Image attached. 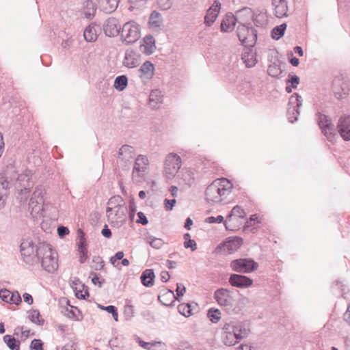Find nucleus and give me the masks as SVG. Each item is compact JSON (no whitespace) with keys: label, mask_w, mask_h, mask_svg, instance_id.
Listing matches in <instances>:
<instances>
[{"label":"nucleus","mask_w":350,"mask_h":350,"mask_svg":"<svg viewBox=\"0 0 350 350\" xmlns=\"http://www.w3.org/2000/svg\"><path fill=\"white\" fill-rule=\"evenodd\" d=\"M250 329L245 323L239 321L226 322L221 329V338L226 346H233L246 337Z\"/></svg>","instance_id":"obj_1"},{"label":"nucleus","mask_w":350,"mask_h":350,"mask_svg":"<svg viewBox=\"0 0 350 350\" xmlns=\"http://www.w3.org/2000/svg\"><path fill=\"white\" fill-rule=\"evenodd\" d=\"M232 189V185L227 178L216 179L205 191L206 200L209 204L219 203L231 193Z\"/></svg>","instance_id":"obj_2"},{"label":"nucleus","mask_w":350,"mask_h":350,"mask_svg":"<svg viewBox=\"0 0 350 350\" xmlns=\"http://www.w3.org/2000/svg\"><path fill=\"white\" fill-rule=\"evenodd\" d=\"M46 242H21L20 251L23 262L29 267H38L42 245Z\"/></svg>","instance_id":"obj_3"},{"label":"nucleus","mask_w":350,"mask_h":350,"mask_svg":"<svg viewBox=\"0 0 350 350\" xmlns=\"http://www.w3.org/2000/svg\"><path fill=\"white\" fill-rule=\"evenodd\" d=\"M2 174L6 175L8 180L10 183V187L14 185L17 191H21V195L25 194V200L28 199L30 189L33 187V182L31 180L29 173H23L18 174L14 170L7 171Z\"/></svg>","instance_id":"obj_4"},{"label":"nucleus","mask_w":350,"mask_h":350,"mask_svg":"<svg viewBox=\"0 0 350 350\" xmlns=\"http://www.w3.org/2000/svg\"><path fill=\"white\" fill-rule=\"evenodd\" d=\"M40 250V264L46 271L53 273L58 268L57 252L46 242Z\"/></svg>","instance_id":"obj_5"},{"label":"nucleus","mask_w":350,"mask_h":350,"mask_svg":"<svg viewBox=\"0 0 350 350\" xmlns=\"http://www.w3.org/2000/svg\"><path fill=\"white\" fill-rule=\"evenodd\" d=\"M44 189L42 186L36 187L29 202V210L33 217L42 215L44 211Z\"/></svg>","instance_id":"obj_6"},{"label":"nucleus","mask_w":350,"mask_h":350,"mask_svg":"<svg viewBox=\"0 0 350 350\" xmlns=\"http://www.w3.org/2000/svg\"><path fill=\"white\" fill-rule=\"evenodd\" d=\"M237 36L243 46L252 47L257 40V31L252 27L240 24L237 27Z\"/></svg>","instance_id":"obj_7"},{"label":"nucleus","mask_w":350,"mask_h":350,"mask_svg":"<svg viewBox=\"0 0 350 350\" xmlns=\"http://www.w3.org/2000/svg\"><path fill=\"white\" fill-rule=\"evenodd\" d=\"M121 39L126 44L135 42L140 38L139 26L134 21H129L124 24L121 31Z\"/></svg>","instance_id":"obj_8"},{"label":"nucleus","mask_w":350,"mask_h":350,"mask_svg":"<svg viewBox=\"0 0 350 350\" xmlns=\"http://www.w3.org/2000/svg\"><path fill=\"white\" fill-rule=\"evenodd\" d=\"M182 161L180 156L172 152L168 154L164 162V174L167 179H172L180 170Z\"/></svg>","instance_id":"obj_9"},{"label":"nucleus","mask_w":350,"mask_h":350,"mask_svg":"<svg viewBox=\"0 0 350 350\" xmlns=\"http://www.w3.org/2000/svg\"><path fill=\"white\" fill-rule=\"evenodd\" d=\"M148 165L149 161L146 156L139 154L137 157L132 172V179L134 183H139L144 180Z\"/></svg>","instance_id":"obj_10"},{"label":"nucleus","mask_w":350,"mask_h":350,"mask_svg":"<svg viewBox=\"0 0 350 350\" xmlns=\"http://www.w3.org/2000/svg\"><path fill=\"white\" fill-rule=\"evenodd\" d=\"M332 91L337 99H342L347 97L350 92L349 81L342 77H336L333 80Z\"/></svg>","instance_id":"obj_11"},{"label":"nucleus","mask_w":350,"mask_h":350,"mask_svg":"<svg viewBox=\"0 0 350 350\" xmlns=\"http://www.w3.org/2000/svg\"><path fill=\"white\" fill-rule=\"evenodd\" d=\"M135 156V152L133 147L129 145H123L119 149L118 159L122 163V169L127 170L129 169L130 165Z\"/></svg>","instance_id":"obj_12"},{"label":"nucleus","mask_w":350,"mask_h":350,"mask_svg":"<svg viewBox=\"0 0 350 350\" xmlns=\"http://www.w3.org/2000/svg\"><path fill=\"white\" fill-rule=\"evenodd\" d=\"M258 267L257 262L251 259H237L232 261L231 267L237 272L249 273L256 270Z\"/></svg>","instance_id":"obj_13"},{"label":"nucleus","mask_w":350,"mask_h":350,"mask_svg":"<svg viewBox=\"0 0 350 350\" xmlns=\"http://www.w3.org/2000/svg\"><path fill=\"white\" fill-rule=\"evenodd\" d=\"M317 116L318 124L321 129L322 132L329 141H332L335 135L336 130L334 125L332 123L331 120L325 115L319 113Z\"/></svg>","instance_id":"obj_14"},{"label":"nucleus","mask_w":350,"mask_h":350,"mask_svg":"<svg viewBox=\"0 0 350 350\" xmlns=\"http://www.w3.org/2000/svg\"><path fill=\"white\" fill-rule=\"evenodd\" d=\"M142 62V55L137 51L128 49L125 51L122 65L128 68L138 67Z\"/></svg>","instance_id":"obj_15"},{"label":"nucleus","mask_w":350,"mask_h":350,"mask_svg":"<svg viewBox=\"0 0 350 350\" xmlns=\"http://www.w3.org/2000/svg\"><path fill=\"white\" fill-rule=\"evenodd\" d=\"M214 298L221 306H232L234 299L229 290L226 288H219L214 293Z\"/></svg>","instance_id":"obj_16"},{"label":"nucleus","mask_w":350,"mask_h":350,"mask_svg":"<svg viewBox=\"0 0 350 350\" xmlns=\"http://www.w3.org/2000/svg\"><path fill=\"white\" fill-rule=\"evenodd\" d=\"M126 213L127 207L126 204H124L109 210V212L107 213V216L111 223H122L126 219Z\"/></svg>","instance_id":"obj_17"},{"label":"nucleus","mask_w":350,"mask_h":350,"mask_svg":"<svg viewBox=\"0 0 350 350\" xmlns=\"http://www.w3.org/2000/svg\"><path fill=\"white\" fill-rule=\"evenodd\" d=\"M121 26L116 18H109L103 24V31L108 37H114L119 34Z\"/></svg>","instance_id":"obj_18"},{"label":"nucleus","mask_w":350,"mask_h":350,"mask_svg":"<svg viewBox=\"0 0 350 350\" xmlns=\"http://www.w3.org/2000/svg\"><path fill=\"white\" fill-rule=\"evenodd\" d=\"M337 128L338 133L344 140H350V116L340 117Z\"/></svg>","instance_id":"obj_19"},{"label":"nucleus","mask_w":350,"mask_h":350,"mask_svg":"<svg viewBox=\"0 0 350 350\" xmlns=\"http://www.w3.org/2000/svg\"><path fill=\"white\" fill-rule=\"evenodd\" d=\"M221 8V3L218 1H215L213 4L208 9L204 17V23L207 26H211L215 21Z\"/></svg>","instance_id":"obj_20"},{"label":"nucleus","mask_w":350,"mask_h":350,"mask_svg":"<svg viewBox=\"0 0 350 350\" xmlns=\"http://www.w3.org/2000/svg\"><path fill=\"white\" fill-rule=\"evenodd\" d=\"M241 242H222L215 250L217 254H230L235 252L240 247Z\"/></svg>","instance_id":"obj_21"},{"label":"nucleus","mask_w":350,"mask_h":350,"mask_svg":"<svg viewBox=\"0 0 350 350\" xmlns=\"http://www.w3.org/2000/svg\"><path fill=\"white\" fill-rule=\"evenodd\" d=\"M154 74V66L150 61H146L138 70V76L142 81L151 79Z\"/></svg>","instance_id":"obj_22"},{"label":"nucleus","mask_w":350,"mask_h":350,"mask_svg":"<svg viewBox=\"0 0 350 350\" xmlns=\"http://www.w3.org/2000/svg\"><path fill=\"white\" fill-rule=\"evenodd\" d=\"M229 282L233 286L246 288L252 284V280L245 275L232 274L229 278Z\"/></svg>","instance_id":"obj_23"},{"label":"nucleus","mask_w":350,"mask_h":350,"mask_svg":"<svg viewBox=\"0 0 350 350\" xmlns=\"http://www.w3.org/2000/svg\"><path fill=\"white\" fill-rule=\"evenodd\" d=\"M158 299L160 302L166 306H172L176 300L180 301L178 297H176L174 291L170 289H163L161 291Z\"/></svg>","instance_id":"obj_24"},{"label":"nucleus","mask_w":350,"mask_h":350,"mask_svg":"<svg viewBox=\"0 0 350 350\" xmlns=\"http://www.w3.org/2000/svg\"><path fill=\"white\" fill-rule=\"evenodd\" d=\"M272 5L274 8V15L277 18L288 16V5L286 0H272Z\"/></svg>","instance_id":"obj_25"},{"label":"nucleus","mask_w":350,"mask_h":350,"mask_svg":"<svg viewBox=\"0 0 350 350\" xmlns=\"http://www.w3.org/2000/svg\"><path fill=\"white\" fill-rule=\"evenodd\" d=\"M10 188V183L6 175L0 174V208L4 206L8 191Z\"/></svg>","instance_id":"obj_26"},{"label":"nucleus","mask_w":350,"mask_h":350,"mask_svg":"<svg viewBox=\"0 0 350 350\" xmlns=\"http://www.w3.org/2000/svg\"><path fill=\"white\" fill-rule=\"evenodd\" d=\"M237 22V20L234 15L230 12L227 13L221 23V31L224 32L232 31L234 29Z\"/></svg>","instance_id":"obj_27"},{"label":"nucleus","mask_w":350,"mask_h":350,"mask_svg":"<svg viewBox=\"0 0 350 350\" xmlns=\"http://www.w3.org/2000/svg\"><path fill=\"white\" fill-rule=\"evenodd\" d=\"M100 30V27L95 23H92L88 26L83 32V36L87 42H94L98 37V32Z\"/></svg>","instance_id":"obj_28"},{"label":"nucleus","mask_w":350,"mask_h":350,"mask_svg":"<svg viewBox=\"0 0 350 350\" xmlns=\"http://www.w3.org/2000/svg\"><path fill=\"white\" fill-rule=\"evenodd\" d=\"M141 51L146 55H151L154 53L156 46L153 36H146L143 40V44L140 45Z\"/></svg>","instance_id":"obj_29"},{"label":"nucleus","mask_w":350,"mask_h":350,"mask_svg":"<svg viewBox=\"0 0 350 350\" xmlns=\"http://www.w3.org/2000/svg\"><path fill=\"white\" fill-rule=\"evenodd\" d=\"M120 0H97L100 10L105 13L114 12L118 5Z\"/></svg>","instance_id":"obj_30"},{"label":"nucleus","mask_w":350,"mask_h":350,"mask_svg":"<svg viewBox=\"0 0 350 350\" xmlns=\"http://www.w3.org/2000/svg\"><path fill=\"white\" fill-rule=\"evenodd\" d=\"M163 103V95L159 90H153L149 96V105L153 109L159 108Z\"/></svg>","instance_id":"obj_31"},{"label":"nucleus","mask_w":350,"mask_h":350,"mask_svg":"<svg viewBox=\"0 0 350 350\" xmlns=\"http://www.w3.org/2000/svg\"><path fill=\"white\" fill-rule=\"evenodd\" d=\"M154 273L152 269H148L143 271L140 279L144 286L150 287L154 284Z\"/></svg>","instance_id":"obj_32"},{"label":"nucleus","mask_w":350,"mask_h":350,"mask_svg":"<svg viewBox=\"0 0 350 350\" xmlns=\"http://www.w3.org/2000/svg\"><path fill=\"white\" fill-rule=\"evenodd\" d=\"M96 11L94 3L91 0H87L83 3V14L88 19L92 18Z\"/></svg>","instance_id":"obj_33"},{"label":"nucleus","mask_w":350,"mask_h":350,"mask_svg":"<svg viewBox=\"0 0 350 350\" xmlns=\"http://www.w3.org/2000/svg\"><path fill=\"white\" fill-rule=\"evenodd\" d=\"M126 204L123 198L120 196H114L109 198L107 202V207L106 213H109V210L119 207Z\"/></svg>","instance_id":"obj_34"},{"label":"nucleus","mask_w":350,"mask_h":350,"mask_svg":"<svg viewBox=\"0 0 350 350\" xmlns=\"http://www.w3.org/2000/svg\"><path fill=\"white\" fill-rule=\"evenodd\" d=\"M303 100L301 96H299L297 93H294L292 94L289 98L288 101V108L292 109H297L302 105Z\"/></svg>","instance_id":"obj_35"},{"label":"nucleus","mask_w":350,"mask_h":350,"mask_svg":"<svg viewBox=\"0 0 350 350\" xmlns=\"http://www.w3.org/2000/svg\"><path fill=\"white\" fill-rule=\"evenodd\" d=\"M128 85V78L126 75H120L115 79L114 88L118 91L124 90Z\"/></svg>","instance_id":"obj_36"},{"label":"nucleus","mask_w":350,"mask_h":350,"mask_svg":"<svg viewBox=\"0 0 350 350\" xmlns=\"http://www.w3.org/2000/svg\"><path fill=\"white\" fill-rule=\"evenodd\" d=\"M3 341L11 350L20 349V342L11 335H5L3 336Z\"/></svg>","instance_id":"obj_37"},{"label":"nucleus","mask_w":350,"mask_h":350,"mask_svg":"<svg viewBox=\"0 0 350 350\" xmlns=\"http://www.w3.org/2000/svg\"><path fill=\"white\" fill-rule=\"evenodd\" d=\"M88 245L87 242H79L78 245V252L79 254V261L83 263L88 259Z\"/></svg>","instance_id":"obj_38"},{"label":"nucleus","mask_w":350,"mask_h":350,"mask_svg":"<svg viewBox=\"0 0 350 350\" xmlns=\"http://www.w3.org/2000/svg\"><path fill=\"white\" fill-rule=\"evenodd\" d=\"M286 29V24L282 23L280 25L275 27L271 31V37L274 40H279L284 36Z\"/></svg>","instance_id":"obj_39"},{"label":"nucleus","mask_w":350,"mask_h":350,"mask_svg":"<svg viewBox=\"0 0 350 350\" xmlns=\"http://www.w3.org/2000/svg\"><path fill=\"white\" fill-rule=\"evenodd\" d=\"M245 216V211L239 206H234L230 214L228 215L227 220L225 222L226 228H228V221L231 219L232 217H237L239 218H243Z\"/></svg>","instance_id":"obj_40"},{"label":"nucleus","mask_w":350,"mask_h":350,"mask_svg":"<svg viewBox=\"0 0 350 350\" xmlns=\"http://www.w3.org/2000/svg\"><path fill=\"white\" fill-rule=\"evenodd\" d=\"M243 60L246 64L247 67H252L257 63L256 55L252 51L249 53H245L242 57Z\"/></svg>","instance_id":"obj_41"},{"label":"nucleus","mask_w":350,"mask_h":350,"mask_svg":"<svg viewBox=\"0 0 350 350\" xmlns=\"http://www.w3.org/2000/svg\"><path fill=\"white\" fill-rule=\"evenodd\" d=\"M149 24L151 27H159L161 25V15L159 12L153 11L150 16Z\"/></svg>","instance_id":"obj_42"},{"label":"nucleus","mask_w":350,"mask_h":350,"mask_svg":"<svg viewBox=\"0 0 350 350\" xmlns=\"http://www.w3.org/2000/svg\"><path fill=\"white\" fill-rule=\"evenodd\" d=\"M207 316L210 321L214 323H217L221 319V312L218 309H209Z\"/></svg>","instance_id":"obj_43"},{"label":"nucleus","mask_w":350,"mask_h":350,"mask_svg":"<svg viewBox=\"0 0 350 350\" xmlns=\"http://www.w3.org/2000/svg\"><path fill=\"white\" fill-rule=\"evenodd\" d=\"M40 312L38 310H33L29 311V319L34 323L41 325L44 323L43 319H40Z\"/></svg>","instance_id":"obj_44"},{"label":"nucleus","mask_w":350,"mask_h":350,"mask_svg":"<svg viewBox=\"0 0 350 350\" xmlns=\"http://www.w3.org/2000/svg\"><path fill=\"white\" fill-rule=\"evenodd\" d=\"M178 310L180 314L187 317L192 314L191 305L189 304H179L178 306Z\"/></svg>","instance_id":"obj_45"},{"label":"nucleus","mask_w":350,"mask_h":350,"mask_svg":"<svg viewBox=\"0 0 350 350\" xmlns=\"http://www.w3.org/2000/svg\"><path fill=\"white\" fill-rule=\"evenodd\" d=\"M98 306L101 310H105L107 312L111 314L113 319L116 321H118V312H117V308L114 306L110 305V306H101V305L98 304Z\"/></svg>","instance_id":"obj_46"},{"label":"nucleus","mask_w":350,"mask_h":350,"mask_svg":"<svg viewBox=\"0 0 350 350\" xmlns=\"http://www.w3.org/2000/svg\"><path fill=\"white\" fill-rule=\"evenodd\" d=\"M299 115V109H290L288 108L287 110V118L290 122L293 123L298 119V116Z\"/></svg>","instance_id":"obj_47"},{"label":"nucleus","mask_w":350,"mask_h":350,"mask_svg":"<svg viewBox=\"0 0 350 350\" xmlns=\"http://www.w3.org/2000/svg\"><path fill=\"white\" fill-rule=\"evenodd\" d=\"M267 72L269 75L273 77H277L280 75L281 70L277 65H270L268 67Z\"/></svg>","instance_id":"obj_48"},{"label":"nucleus","mask_w":350,"mask_h":350,"mask_svg":"<svg viewBox=\"0 0 350 350\" xmlns=\"http://www.w3.org/2000/svg\"><path fill=\"white\" fill-rule=\"evenodd\" d=\"M138 342H139V345L140 347H142L144 349H148V350H150V349H151L152 347H154L155 346L156 347L161 346V342H144V341L139 339Z\"/></svg>","instance_id":"obj_49"},{"label":"nucleus","mask_w":350,"mask_h":350,"mask_svg":"<svg viewBox=\"0 0 350 350\" xmlns=\"http://www.w3.org/2000/svg\"><path fill=\"white\" fill-rule=\"evenodd\" d=\"M90 276H92V282L94 285H98L99 287H101L102 284L105 282V280H100L99 275L95 272L92 271Z\"/></svg>","instance_id":"obj_50"},{"label":"nucleus","mask_w":350,"mask_h":350,"mask_svg":"<svg viewBox=\"0 0 350 350\" xmlns=\"http://www.w3.org/2000/svg\"><path fill=\"white\" fill-rule=\"evenodd\" d=\"M159 8L163 10H169L172 5V0H157Z\"/></svg>","instance_id":"obj_51"},{"label":"nucleus","mask_w":350,"mask_h":350,"mask_svg":"<svg viewBox=\"0 0 350 350\" xmlns=\"http://www.w3.org/2000/svg\"><path fill=\"white\" fill-rule=\"evenodd\" d=\"M22 301L21 295L18 291L11 292L10 304L18 305Z\"/></svg>","instance_id":"obj_52"},{"label":"nucleus","mask_w":350,"mask_h":350,"mask_svg":"<svg viewBox=\"0 0 350 350\" xmlns=\"http://www.w3.org/2000/svg\"><path fill=\"white\" fill-rule=\"evenodd\" d=\"M10 295H11V291L8 289L5 288V289H1L0 291V297L5 302L10 304Z\"/></svg>","instance_id":"obj_53"},{"label":"nucleus","mask_w":350,"mask_h":350,"mask_svg":"<svg viewBox=\"0 0 350 350\" xmlns=\"http://www.w3.org/2000/svg\"><path fill=\"white\" fill-rule=\"evenodd\" d=\"M70 286L74 289L75 293L78 291V286H81L83 288H85V285L83 284H81V282L78 278H74L70 281Z\"/></svg>","instance_id":"obj_54"},{"label":"nucleus","mask_w":350,"mask_h":350,"mask_svg":"<svg viewBox=\"0 0 350 350\" xmlns=\"http://www.w3.org/2000/svg\"><path fill=\"white\" fill-rule=\"evenodd\" d=\"M31 348L33 350H43V343L39 339H34L31 341Z\"/></svg>","instance_id":"obj_55"},{"label":"nucleus","mask_w":350,"mask_h":350,"mask_svg":"<svg viewBox=\"0 0 350 350\" xmlns=\"http://www.w3.org/2000/svg\"><path fill=\"white\" fill-rule=\"evenodd\" d=\"M129 1L131 4L129 9L133 10L144 5L146 0H129Z\"/></svg>","instance_id":"obj_56"},{"label":"nucleus","mask_w":350,"mask_h":350,"mask_svg":"<svg viewBox=\"0 0 350 350\" xmlns=\"http://www.w3.org/2000/svg\"><path fill=\"white\" fill-rule=\"evenodd\" d=\"M137 223L141 224L142 225H146L148 223V220L146 215L142 212H138L137 214Z\"/></svg>","instance_id":"obj_57"},{"label":"nucleus","mask_w":350,"mask_h":350,"mask_svg":"<svg viewBox=\"0 0 350 350\" xmlns=\"http://www.w3.org/2000/svg\"><path fill=\"white\" fill-rule=\"evenodd\" d=\"M83 290L84 288H83L82 290L79 289V291L75 293V295L77 298L85 299L87 297L90 296L88 290L87 288L85 291Z\"/></svg>","instance_id":"obj_58"},{"label":"nucleus","mask_w":350,"mask_h":350,"mask_svg":"<svg viewBox=\"0 0 350 350\" xmlns=\"http://www.w3.org/2000/svg\"><path fill=\"white\" fill-rule=\"evenodd\" d=\"M176 297H182L184 295L185 293L186 292V288L184 285L180 284V283H177L176 284Z\"/></svg>","instance_id":"obj_59"},{"label":"nucleus","mask_w":350,"mask_h":350,"mask_svg":"<svg viewBox=\"0 0 350 350\" xmlns=\"http://www.w3.org/2000/svg\"><path fill=\"white\" fill-rule=\"evenodd\" d=\"M57 234L60 239H63L65 235L68 234V233H69L68 228L67 227L63 226H59L57 228Z\"/></svg>","instance_id":"obj_60"},{"label":"nucleus","mask_w":350,"mask_h":350,"mask_svg":"<svg viewBox=\"0 0 350 350\" xmlns=\"http://www.w3.org/2000/svg\"><path fill=\"white\" fill-rule=\"evenodd\" d=\"M223 221H224V217L221 215H218L216 217L211 216L206 219V221L209 224L221 223Z\"/></svg>","instance_id":"obj_61"},{"label":"nucleus","mask_w":350,"mask_h":350,"mask_svg":"<svg viewBox=\"0 0 350 350\" xmlns=\"http://www.w3.org/2000/svg\"><path fill=\"white\" fill-rule=\"evenodd\" d=\"M287 83H291V85L293 88H297L299 83V77L297 75H291L290 79L287 81Z\"/></svg>","instance_id":"obj_62"},{"label":"nucleus","mask_w":350,"mask_h":350,"mask_svg":"<svg viewBox=\"0 0 350 350\" xmlns=\"http://www.w3.org/2000/svg\"><path fill=\"white\" fill-rule=\"evenodd\" d=\"M164 202H165V208L167 211L172 210L174 204L176 202L175 199H172V200L165 199Z\"/></svg>","instance_id":"obj_63"},{"label":"nucleus","mask_w":350,"mask_h":350,"mask_svg":"<svg viewBox=\"0 0 350 350\" xmlns=\"http://www.w3.org/2000/svg\"><path fill=\"white\" fill-rule=\"evenodd\" d=\"M75 239L76 241H85V234L82 229L78 228L77 230Z\"/></svg>","instance_id":"obj_64"}]
</instances>
